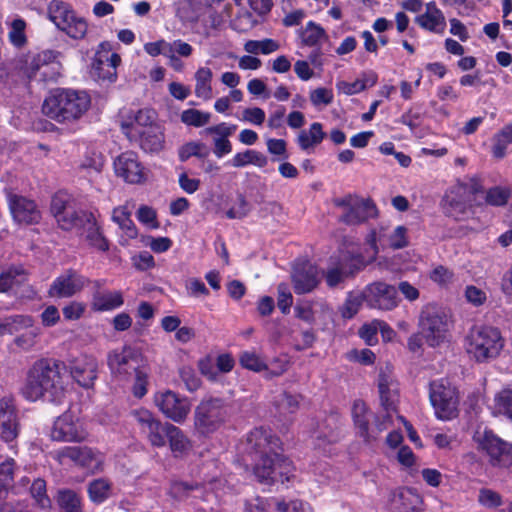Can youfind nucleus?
<instances>
[{
  "label": "nucleus",
  "mask_w": 512,
  "mask_h": 512,
  "mask_svg": "<svg viewBox=\"0 0 512 512\" xmlns=\"http://www.w3.org/2000/svg\"><path fill=\"white\" fill-rule=\"evenodd\" d=\"M212 71L208 67H200L195 73V95L203 100L212 98Z\"/></svg>",
  "instance_id": "40"
},
{
  "label": "nucleus",
  "mask_w": 512,
  "mask_h": 512,
  "mask_svg": "<svg viewBox=\"0 0 512 512\" xmlns=\"http://www.w3.org/2000/svg\"><path fill=\"white\" fill-rule=\"evenodd\" d=\"M61 52L52 49L43 50L32 57L26 58L24 61L19 60L16 65L19 77L27 82H51L56 81L59 73L50 67L51 64L57 63Z\"/></svg>",
  "instance_id": "11"
},
{
  "label": "nucleus",
  "mask_w": 512,
  "mask_h": 512,
  "mask_svg": "<svg viewBox=\"0 0 512 512\" xmlns=\"http://www.w3.org/2000/svg\"><path fill=\"white\" fill-rule=\"evenodd\" d=\"M363 303H365L364 289L360 293H348L340 309L341 316L345 319H352L358 313Z\"/></svg>",
  "instance_id": "45"
},
{
  "label": "nucleus",
  "mask_w": 512,
  "mask_h": 512,
  "mask_svg": "<svg viewBox=\"0 0 512 512\" xmlns=\"http://www.w3.org/2000/svg\"><path fill=\"white\" fill-rule=\"evenodd\" d=\"M124 304V298L121 291H96L93 293L91 308L93 311L104 312L112 311Z\"/></svg>",
  "instance_id": "31"
},
{
  "label": "nucleus",
  "mask_w": 512,
  "mask_h": 512,
  "mask_svg": "<svg viewBox=\"0 0 512 512\" xmlns=\"http://www.w3.org/2000/svg\"><path fill=\"white\" fill-rule=\"evenodd\" d=\"M8 206L15 222L24 225L38 224L42 214L36 202L25 196L9 194Z\"/></svg>",
  "instance_id": "23"
},
{
  "label": "nucleus",
  "mask_w": 512,
  "mask_h": 512,
  "mask_svg": "<svg viewBox=\"0 0 512 512\" xmlns=\"http://www.w3.org/2000/svg\"><path fill=\"white\" fill-rule=\"evenodd\" d=\"M91 98L85 91L57 88L44 100L42 111L59 123L80 119L89 109Z\"/></svg>",
  "instance_id": "4"
},
{
  "label": "nucleus",
  "mask_w": 512,
  "mask_h": 512,
  "mask_svg": "<svg viewBox=\"0 0 512 512\" xmlns=\"http://www.w3.org/2000/svg\"><path fill=\"white\" fill-rule=\"evenodd\" d=\"M473 439L478 451L487 457L492 467L507 469L512 466V443L503 440L491 429L477 432Z\"/></svg>",
  "instance_id": "13"
},
{
  "label": "nucleus",
  "mask_w": 512,
  "mask_h": 512,
  "mask_svg": "<svg viewBox=\"0 0 512 512\" xmlns=\"http://www.w3.org/2000/svg\"><path fill=\"white\" fill-rule=\"evenodd\" d=\"M484 199L481 201L484 205L493 207L505 206L512 195V190L505 186H493L488 190L484 189Z\"/></svg>",
  "instance_id": "39"
},
{
  "label": "nucleus",
  "mask_w": 512,
  "mask_h": 512,
  "mask_svg": "<svg viewBox=\"0 0 512 512\" xmlns=\"http://www.w3.org/2000/svg\"><path fill=\"white\" fill-rule=\"evenodd\" d=\"M154 120L153 110L139 109L133 117H128L120 125L129 142L150 155H157L165 148L164 129Z\"/></svg>",
  "instance_id": "3"
},
{
  "label": "nucleus",
  "mask_w": 512,
  "mask_h": 512,
  "mask_svg": "<svg viewBox=\"0 0 512 512\" xmlns=\"http://www.w3.org/2000/svg\"><path fill=\"white\" fill-rule=\"evenodd\" d=\"M484 192L482 181L478 177L470 178L469 182H458L452 186L443 198L445 213L455 220H464L475 213V208L483 203L477 200V195Z\"/></svg>",
  "instance_id": "5"
},
{
  "label": "nucleus",
  "mask_w": 512,
  "mask_h": 512,
  "mask_svg": "<svg viewBox=\"0 0 512 512\" xmlns=\"http://www.w3.org/2000/svg\"><path fill=\"white\" fill-rule=\"evenodd\" d=\"M104 166L103 157L100 154L93 152L91 155H86L80 167L88 172H101Z\"/></svg>",
  "instance_id": "59"
},
{
  "label": "nucleus",
  "mask_w": 512,
  "mask_h": 512,
  "mask_svg": "<svg viewBox=\"0 0 512 512\" xmlns=\"http://www.w3.org/2000/svg\"><path fill=\"white\" fill-rule=\"evenodd\" d=\"M453 272L448 268L439 265L430 273V279L442 287L448 286L453 280Z\"/></svg>",
  "instance_id": "55"
},
{
  "label": "nucleus",
  "mask_w": 512,
  "mask_h": 512,
  "mask_svg": "<svg viewBox=\"0 0 512 512\" xmlns=\"http://www.w3.org/2000/svg\"><path fill=\"white\" fill-rule=\"evenodd\" d=\"M25 28L26 22L23 19L17 18L12 21L9 40L14 46L22 47L27 42Z\"/></svg>",
  "instance_id": "51"
},
{
  "label": "nucleus",
  "mask_w": 512,
  "mask_h": 512,
  "mask_svg": "<svg viewBox=\"0 0 512 512\" xmlns=\"http://www.w3.org/2000/svg\"><path fill=\"white\" fill-rule=\"evenodd\" d=\"M27 281V273L23 266H11L0 273V293L9 292L14 286Z\"/></svg>",
  "instance_id": "34"
},
{
  "label": "nucleus",
  "mask_w": 512,
  "mask_h": 512,
  "mask_svg": "<svg viewBox=\"0 0 512 512\" xmlns=\"http://www.w3.org/2000/svg\"><path fill=\"white\" fill-rule=\"evenodd\" d=\"M86 309V305L82 302L72 301L66 305L62 312L66 320L73 321L80 319Z\"/></svg>",
  "instance_id": "58"
},
{
  "label": "nucleus",
  "mask_w": 512,
  "mask_h": 512,
  "mask_svg": "<svg viewBox=\"0 0 512 512\" xmlns=\"http://www.w3.org/2000/svg\"><path fill=\"white\" fill-rule=\"evenodd\" d=\"M269 499L256 496L244 502V512H269Z\"/></svg>",
  "instance_id": "56"
},
{
  "label": "nucleus",
  "mask_w": 512,
  "mask_h": 512,
  "mask_svg": "<svg viewBox=\"0 0 512 512\" xmlns=\"http://www.w3.org/2000/svg\"><path fill=\"white\" fill-rule=\"evenodd\" d=\"M115 173L127 183L139 184L145 180L144 167L133 151L121 153L114 161Z\"/></svg>",
  "instance_id": "24"
},
{
  "label": "nucleus",
  "mask_w": 512,
  "mask_h": 512,
  "mask_svg": "<svg viewBox=\"0 0 512 512\" xmlns=\"http://www.w3.org/2000/svg\"><path fill=\"white\" fill-rule=\"evenodd\" d=\"M88 279L73 268L57 276L48 289L50 297L70 298L80 292Z\"/></svg>",
  "instance_id": "22"
},
{
  "label": "nucleus",
  "mask_w": 512,
  "mask_h": 512,
  "mask_svg": "<svg viewBox=\"0 0 512 512\" xmlns=\"http://www.w3.org/2000/svg\"><path fill=\"white\" fill-rule=\"evenodd\" d=\"M451 325V316L443 306L431 302L421 308L417 327L429 347L435 348L444 343L449 336Z\"/></svg>",
  "instance_id": "7"
},
{
  "label": "nucleus",
  "mask_w": 512,
  "mask_h": 512,
  "mask_svg": "<svg viewBox=\"0 0 512 512\" xmlns=\"http://www.w3.org/2000/svg\"><path fill=\"white\" fill-rule=\"evenodd\" d=\"M351 415L357 435L366 444L376 441L392 423L390 414L373 412L361 399L353 402Z\"/></svg>",
  "instance_id": "9"
},
{
  "label": "nucleus",
  "mask_w": 512,
  "mask_h": 512,
  "mask_svg": "<svg viewBox=\"0 0 512 512\" xmlns=\"http://www.w3.org/2000/svg\"><path fill=\"white\" fill-rule=\"evenodd\" d=\"M467 354L478 363L496 358L504 347V339L498 328L473 326L464 340Z\"/></svg>",
  "instance_id": "6"
},
{
  "label": "nucleus",
  "mask_w": 512,
  "mask_h": 512,
  "mask_svg": "<svg viewBox=\"0 0 512 512\" xmlns=\"http://www.w3.org/2000/svg\"><path fill=\"white\" fill-rule=\"evenodd\" d=\"M239 363L243 368L254 372L268 370L267 364L254 351H243L239 355Z\"/></svg>",
  "instance_id": "47"
},
{
  "label": "nucleus",
  "mask_w": 512,
  "mask_h": 512,
  "mask_svg": "<svg viewBox=\"0 0 512 512\" xmlns=\"http://www.w3.org/2000/svg\"><path fill=\"white\" fill-rule=\"evenodd\" d=\"M335 207L342 208L343 212L338 221L347 226H358L370 219L378 217L379 210L371 198H362L356 194H346L333 200Z\"/></svg>",
  "instance_id": "12"
},
{
  "label": "nucleus",
  "mask_w": 512,
  "mask_h": 512,
  "mask_svg": "<svg viewBox=\"0 0 512 512\" xmlns=\"http://www.w3.org/2000/svg\"><path fill=\"white\" fill-rule=\"evenodd\" d=\"M364 297L367 307L381 311L395 309L400 301L397 288L383 281H375L366 285Z\"/></svg>",
  "instance_id": "19"
},
{
  "label": "nucleus",
  "mask_w": 512,
  "mask_h": 512,
  "mask_svg": "<svg viewBox=\"0 0 512 512\" xmlns=\"http://www.w3.org/2000/svg\"><path fill=\"white\" fill-rule=\"evenodd\" d=\"M326 133L323 131L322 124L314 122L310 125L309 131L302 130L298 135V145L302 150H308L309 148L320 144Z\"/></svg>",
  "instance_id": "38"
},
{
  "label": "nucleus",
  "mask_w": 512,
  "mask_h": 512,
  "mask_svg": "<svg viewBox=\"0 0 512 512\" xmlns=\"http://www.w3.org/2000/svg\"><path fill=\"white\" fill-rule=\"evenodd\" d=\"M112 482L104 477L91 480L87 485L89 500L95 505H101L112 496Z\"/></svg>",
  "instance_id": "33"
},
{
  "label": "nucleus",
  "mask_w": 512,
  "mask_h": 512,
  "mask_svg": "<svg viewBox=\"0 0 512 512\" xmlns=\"http://www.w3.org/2000/svg\"><path fill=\"white\" fill-rule=\"evenodd\" d=\"M131 415L138 427L140 436L153 448L166 446L167 426L169 422H162L153 412L146 408L135 409Z\"/></svg>",
  "instance_id": "16"
},
{
  "label": "nucleus",
  "mask_w": 512,
  "mask_h": 512,
  "mask_svg": "<svg viewBox=\"0 0 512 512\" xmlns=\"http://www.w3.org/2000/svg\"><path fill=\"white\" fill-rule=\"evenodd\" d=\"M267 157L261 152L253 149H247L244 152L236 153L231 160L227 162L235 168L245 167L249 164L255 165L259 168H263L267 165Z\"/></svg>",
  "instance_id": "35"
},
{
  "label": "nucleus",
  "mask_w": 512,
  "mask_h": 512,
  "mask_svg": "<svg viewBox=\"0 0 512 512\" xmlns=\"http://www.w3.org/2000/svg\"><path fill=\"white\" fill-rule=\"evenodd\" d=\"M512 144L510 139L504 134L502 129L492 137L491 154L496 159H503L507 154V147Z\"/></svg>",
  "instance_id": "52"
},
{
  "label": "nucleus",
  "mask_w": 512,
  "mask_h": 512,
  "mask_svg": "<svg viewBox=\"0 0 512 512\" xmlns=\"http://www.w3.org/2000/svg\"><path fill=\"white\" fill-rule=\"evenodd\" d=\"M292 284L297 295L312 292L319 284L317 267L309 262L299 264L292 274Z\"/></svg>",
  "instance_id": "28"
},
{
  "label": "nucleus",
  "mask_w": 512,
  "mask_h": 512,
  "mask_svg": "<svg viewBox=\"0 0 512 512\" xmlns=\"http://www.w3.org/2000/svg\"><path fill=\"white\" fill-rule=\"evenodd\" d=\"M20 433V422L15 398L5 395L0 398V437L6 442L14 441Z\"/></svg>",
  "instance_id": "21"
},
{
  "label": "nucleus",
  "mask_w": 512,
  "mask_h": 512,
  "mask_svg": "<svg viewBox=\"0 0 512 512\" xmlns=\"http://www.w3.org/2000/svg\"><path fill=\"white\" fill-rule=\"evenodd\" d=\"M300 37L303 45L316 47L322 39L327 38V33L320 24L309 21L306 23L305 28L301 29Z\"/></svg>",
  "instance_id": "41"
},
{
  "label": "nucleus",
  "mask_w": 512,
  "mask_h": 512,
  "mask_svg": "<svg viewBox=\"0 0 512 512\" xmlns=\"http://www.w3.org/2000/svg\"><path fill=\"white\" fill-rule=\"evenodd\" d=\"M30 494L40 508L46 509L51 507V500L47 495L46 481L44 479L37 478L32 482Z\"/></svg>",
  "instance_id": "46"
},
{
  "label": "nucleus",
  "mask_w": 512,
  "mask_h": 512,
  "mask_svg": "<svg viewBox=\"0 0 512 512\" xmlns=\"http://www.w3.org/2000/svg\"><path fill=\"white\" fill-rule=\"evenodd\" d=\"M112 220L118 224L128 238L134 239L137 237V227L131 219V213L126 207L115 208L113 210Z\"/></svg>",
  "instance_id": "42"
},
{
  "label": "nucleus",
  "mask_w": 512,
  "mask_h": 512,
  "mask_svg": "<svg viewBox=\"0 0 512 512\" xmlns=\"http://www.w3.org/2000/svg\"><path fill=\"white\" fill-rule=\"evenodd\" d=\"M246 445L248 454L258 457L253 474L260 484H283L294 477L295 466L282 453V441L270 428L261 426L251 430L247 434Z\"/></svg>",
  "instance_id": "1"
},
{
  "label": "nucleus",
  "mask_w": 512,
  "mask_h": 512,
  "mask_svg": "<svg viewBox=\"0 0 512 512\" xmlns=\"http://www.w3.org/2000/svg\"><path fill=\"white\" fill-rule=\"evenodd\" d=\"M74 228L78 230L80 236L84 237L90 248L102 253L109 251L110 242L104 235L102 226L98 223L93 212L82 211Z\"/></svg>",
  "instance_id": "20"
},
{
  "label": "nucleus",
  "mask_w": 512,
  "mask_h": 512,
  "mask_svg": "<svg viewBox=\"0 0 512 512\" xmlns=\"http://www.w3.org/2000/svg\"><path fill=\"white\" fill-rule=\"evenodd\" d=\"M230 406L224 398L204 397L194 409V429L197 434L209 437L217 432L229 418Z\"/></svg>",
  "instance_id": "8"
},
{
  "label": "nucleus",
  "mask_w": 512,
  "mask_h": 512,
  "mask_svg": "<svg viewBox=\"0 0 512 512\" xmlns=\"http://www.w3.org/2000/svg\"><path fill=\"white\" fill-rule=\"evenodd\" d=\"M407 229L404 226H397L389 236V246L393 249H401L408 245Z\"/></svg>",
  "instance_id": "60"
},
{
  "label": "nucleus",
  "mask_w": 512,
  "mask_h": 512,
  "mask_svg": "<svg viewBox=\"0 0 512 512\" xmlns=\"http://www.w3.org/2000/svg\"><path fill=\"white\" fill-rule=\"evenodd\" d=\"M416 22L421 28L433 33H443L446 27L444 14L423 13L416 17Z\"/></svg>",
  "instance_id": "44"
},
{
  "label": "nucleus",
  "mask_w": 512,
  "mask_h": 512,
  "mask_svg": "<svg viewBox=\"0 0 512 512\" xmlns=\"http://www.w3.org/2000/svg\"><path fill=\"white\" fill-rule=\"evenodd\" d=\"M478 502L486 508H497L502 505V496L489 488L479 490Z\"/></svg>",
  "instance_id": "54"
},
{
  "label": "nucleus",
  "mask_w": 512,
  "mask_h": 512,
  "mask_svg": "<svg viewBox=\"0 0 512 512\" xmlns=\"http://www.w3.org/2000/svg\"><path fill=\"white\" fill-rule=\"evenodd\" d=\"M166 443H169V448L175 458L183 456L191 448L190 439L184 432L174 424L167 426Z\"/></svg>",
  "instance_id": "32"
},
{
  "label": "nucleus",
  "mask_w": 512,
  "mask_h": 512,
  "mask_svg": "<svg viewBox=\"0 0 512 512\" xmlns=\"http://www.w3.org/2000/svg\"><path fill=\"white\" fill-rule=\"evenodd\" d=\"M209 155V150L202 142L190 141L178 149V158L180 162H186L191 157H197L199 159H204Z\"/></svg>",
  "instance_id": "43"
},
{
  "label": "nucleus",
  "mask_w": 512,
  "mask_h": 512,
  "mask_svg": "<svg viewBox=\"0 0 512 512\" xmlns=\"http://www.w3.org/2000/svg\"><path fill=\"white\" fill-rule=\"evenodd\" d=\"M67 370L65 362L53 358H41L33 363L26 374L21 388L22 396L35 402L48 396L51 401L60 400L64 394L63 373Z\"/></svg>",
  "instance_id": "2"
},
{
  "label": "nucleus",
  "mask_w": 512,
  "mask_h": 512,
  "mask_svg": "<svg viewBox=\"0 0 512 512\" xmlns=\"http://www.w3.org/2000/svg\"><path fill=\"white\" fill-rule=\"evenodd\" d=\"M154 402L166 418L178 424L183 423L191 411L189 398L169 389L157 392L154 395Z\"/></svg>",
  "instance_id": "18"
},
{
  "label": "nucleus",
  "mask_w": 512,
  "mask_h": 512,
  "mask_svg": "<svg viewBox=\"0 0 512 512\" xmlns=\"http://www.w3.org/2000/svg\"><path fill=\"white\" fill-rule=\"evenodd\" d=\"M211 114L197 109H187L181 114V121L189 126L203 127L209 123Z\"/></svg>",
  "instance_id": "48"
},
{
  "label": "nucleus",
  "mask_w": 512,
  "mask_h": 512,
  "mask_svg": "<svg viewBox=\"0 0 512 512\" xmlns=\"http://www.w3.org/2000/svg\"><path fill=\"white\" fill-rule=\"evenodd\" d=\"M295 317L309 324L315 321V313L310 302L297 303L294 307Z\"/></svg>",
  "instance_id": "61"
},
{
  "label": "nucleus",
  "mask_w": 512,
  "mask_h": 512,
  "mask_svg": "<svg viewBox=\"0 0 512 512\" xmlns=\"http://www.w3.org/2000/svg\"><path fill=\"white\" fill-rule=\"evenodd\" d=\"M50 437L57 442H84L88 432L79 417L68 409L58 416L51 428Z\"/></svg>",
  "instance_id": "17"
},
{
  "label": "nucleus",
  "mask_w": 512,
  "mask_h": 512,
  "mask_svg": "<svg viewBox=\"0 0 512 512\" xmlns=\"http://www.w3.org/2000/svg\"><path fill=\"white\" fill-rule=\"evenodd\" d=\"M465 297L467 301L474 306L483 305L487 299L486 293L474 285H469L466 287Z\"/></svg>",
  "instance_id": "64"
},
{
  "label": "nucleus",
  "mask_w": 512,
  "mask_h": 512,
  "mask_svg": "<svg viewBox=\"0 0 512 512\" xmlns=\"http://www.w3.org/2000/svg\"><path fill=\"white\" fill-rule=\"evenodd\" d=\"M310 100L314 106L320 104L328 105L333 101V93L327 88L319 87L311 91Z\"/></svg>",
  "instance_id": "62"
},
{
  "label": "nucleus",
  "mask_w": 512,
  "mask_h": 512,
  "mask_svg": "<svg viewBox=\"0 0 512 512\" xmlns=\"http://www.w3.org/2000/svg\"><path fill=\"white\" fill-rule=\"evenodd\" d=\"M121 63L118 53L97 51L92 61L94 75L102 81L114 82L117 79V67Z\"/></svg>",
  "instance_id": "29"
},
{
  "label": "nucleus",
  "mask_w": 512,
  "mask_h": 512,
  "mask_svg": "<svg viewBox=\"0 0 512 512\" xmlns=\"http://www.w3.org/2000/svg\"><path fill=\"white\" fill-rule=\"evenodd\" d=\"M71 196L63 190L57 191L51 199L50 210L59 227L64 231H71L83 210L67 211Z\"/></svg>",
  "instance_id": "25"
},
{
  "label": "nucleus",
  "mask_w": 512,
  "mask_h": 512,
  "mask_svg": "<svg viewBox=\"0 0 512 512\" xmlns=\"http://www.w3.org/2000/svg\"><path fill=\"white\" fill-rule=\"evenodd\" d=\"M15 460L8 458L0 463V512H30L19 506L4 502L14 484Z\"/></svg>",
  "instance_id": "27"
},
{
  "label": "nucleus",
  "mask_w": 512,
  "mask_h": 512,
  "mask_svg": "<svg viewBox=\"0 0 512 512\" xmlns=\"http://www.w3.org/2000/svg\"><path fill=\"white\" fill-rule=\"evenodd\" d=\"M132 260L134 267L139 271H147L155 267L154 257L148 251H141L133 256Z\"/></svg>",
  "instance_id": "57"
},
{
  "label": "nucleus",
  "mask_w": 512,
  "mask_h": 512,
  "mask_svg": "<svg viewBox=\"0 0 512 512\" xmlns=\"http://www.w3.org/2000/svg\"><path fill=\"white\" fill-rule=\"evenodd\" d=\"M134 383L132 386V394L137 399H142L148 392L149 384V368L146 365L138 370L134 375Z\"/></svg>",
  "instance_id": "49"
},
{
  "label": "nucleus",
  "mask_w": 512,
  "mask_h": 512,
  "mask_svg": "<svg viewBox=\"0 0 512 512\" xmlns=\"http://www.w3.org/2000/svg\"><path fill=\"white\" fill-rule=\"evenodd\" d=\"M96 458L97 451L88 446H65L57 451V459L60 462L69 459L81 468H90Z\"/></svg>",
  "instance_id": "30"
},
{
  "label": "nucleus",
  "mask_w": 512,
  "mask_h": 512,
  "mask_svg": "<svg viewBox=\"0 0 512 512\" xmlns=\"http://www.w3.org/2000/svg\"><path fill=\"white\" fill-rule=\"evenodd\" d=\"M429 398L440 420H451L458 415L457 390L447 379H440L430 383Z\"/></svg>",
  "instance_id": "15"
},
{
  "label": "nucleus",
  "mask_w": 512,
  "mask_h": 512,
  "mask_svg": "<svg viewBox=\"0 0 512 512\" xmlns=\"http://www.w3.org/2000/svg\"><path fill=\"white\" fill-rule=\"evenodd\" d=\"M378 390L380 395V402L386 411L385 413L389 414L390 411H396L397 393L390 388L389 377L384 373L379 374Z\"/></svg>",
  "instance_id": "37"
},
{
  "label": "nucleus",
  "mask_w": 512,
  "mask_h": 512,
  "mask_svg": "<svg viewBox=\"0 0 512 512\" xmlns=\"http://www.w3.org/2000/svg\"><path fill=\"white\" fill-rule=\"evenodd\" d=\"M107 365L114 377L124 381L130 380L138 370L146 366L142 353L129 345L109 352Z\"/></svg>",
  "instance_id": "14"
},
{
  "label": "nucleus",
  "mask_w": 512,
  "mask_h": 512,
  "mask_svg": "<svg viewBox=\"0 0 512 512\" xmlns=\"http://www.w3.org/2000/svg\"><path fill=\"white\" fill-rule=\"evenodd\" d=\"M48 18L56 28L72 40H83L88 32L87 20L78 15L71 4L52 0L48 5Z\"/></svg>",
  "instance_id": "10"
},
{
  "label": "nucleus",
  "mask_w": 512,
  "mask_h": 512,
  "mask_svg": "<svg viewBox=\"0 0 512 512\" xmlns=\"http://www.w3.org/2000/svg\"><path fill=\"white\" fill-rule=\"evenodd\" d=\"M179 376L189 392H195L201 387V379L196 371L190 366H183L179 369Z\"/></svg>",
  "instance_id": "50"
},
{
  "label": "nucleus",
  "mask_w": 512,
  "mask_h": 512,
  "mask_svg": "<svg viewBox=\"0 0 512 512\" xmlns=\"http://www.w3.org/2000/svg\"><path fill=\"white\" fill-rule=\"evenodd\" d=\"M265 118H266L265 111L259 107L246 108L243 111L242 120L252 123L254 125H258V126L262 125L265 121Z\"/></svg>",
  "instance_id": "63"
},
{
  "label": "nucleus",
  "mask_w": 512,
  "mask_h": 512,
  "mask_svg": "<svg viewBox=\"0 0 512 512\" xmlns=\"http://www.w3.org/2000/svg\"><path fill=\"white\" fill-rule=\"evenodd\" d=\"M137 219L142 224L148 226L151 229H158L160 224L157 220V212L154 208L141 205L137 210Z\"/></svg>",
  "instance_id": "53"
},
{
  "label": "nucleus",
  "mask_w": 512,
  "mask_h": 512,
  "mask_svg": "<svg viewBox=\"0 0 512 512\" xmlns=\"http://www.w3.org/2000/svg\"><path fill=\"white\" fill-rule=\"evenodd\" d=\"M61 512H83L82 497L72 489H61L56 496Z\"/></svg>",
  "instance_id": "36"
},
{
  "label": "nucleus",
  "mask_w": 512,
  "mask_h": 512,
  "mask_svg": "<svg viewBox=\"0 0 512 512\" xmlns=\"http://www.w3.org/2000/svg\"><path fill=\"white\" fill-rule=\"evenodd\" d=\"M72 378L83 388H91L97 379L98 362L95 357L81 355L69 362Z\"/></svg>",
  "instance_id": "26"
}]
</instances>
